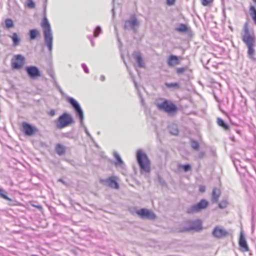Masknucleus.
<instances>
[{"label": "nucleus", "mask_w": 256, "mask_h": 256, "mask_svg": "<svg viewBox=\"0 0 256 256\" xmlns=\"http://www.w3.org/2000/svg\"><path fill=\"white\" fill-rule=\"evenodd\" d=\"M112 16L114 17V15H115V12H114V7H113L112 10Z\"/></svg>", "instance_id": "50"}, {"label": "nucleus", "mask_w": 256, "mask_h": 256, "mask_svg": "<svg viewBox=\"0 0 256 256\" xmlns=\"http://www.w3.org/2000/svg\"><path fill=\"white\" fill-rule=\"evenodd\" d=\"M217 123L219 126L222 127L225 130L229 129V126L222 118H217Z\"/></svg>", "instance_id": "26"}, {"label": "nucleus", "mask_w": 256, "mask_h": 256, "mask_svg": "<svg viewBox=\"0 0 256 256\" xmlns=\"http://www.w3.org/2000/svg\"><path fill=\"white\" fill-rule=\"evenodd\" d=\"M199 190H200V192H204L206 190L205 186L200 185L199 187Z\"/></svg>", "instance_id": "44"}, {"label": "nucleus", "mask_w": 256, "mask_h": 256, "mask_svg": "<svg viewBox=\"0 0 256 256\" xmlns=\"http://www.w3.org/2000/svg\"><path fill=\"white\" fill-rule=\"evenodd\" d=\"M25 70L28 76L32 80L36 79L41 76L39 68L36 66H27L25 68Z\"/></svg>", "instance_id": "10"}, {"label": "nucleus", "mask_w": 256, "mask_h": 256, "mask_svg": "<svg viewBox=\"0 0 256 256\" xmlns=\"http://www.w3.org/2000/svg\"><path fill=\"white\" fill-rule=\"evenodd\" d=\"M136 214L142 219L154 220L156 218V214L152 210L145 208L136 210Z\"/></svg>", "instance_id": "8"}, {"label": "nucleus", "mask_w": 256, "mask_h": 256, "mask_svg": "<svg viewBox=\"0 0 256 256\" xmlns=\"http://www.w3.org/2000/svg\"><path fill=\"white\" fill-rule=\"evenodd\" d=\"M202 222L200 220H197L191 222L190 223V226L188 228H184V231H190V230H202Z\"/></svg>", "instance_id": "15"}, {"label": "nucleus", "mask_w": 256, "mask_h": 256, "mask_svg": "<svg viewBox=\"0 0 256 256\" xmlns=\"http://www.w3.org/2000/svg\"><path fill=\"white\" fill-rule=\"evenodd\" d=\"M176 0H166V4L168 6H172L174 4Z\"/></svg>", "instance_id": "42"}, {"label": "nucleus", "mask_w": 256, "mask_h": 256, "mask_svg": "<svg viewBox=\"0 0 256 256\" xmlns=\"http://www.w3.org/2000/svg\"><path fill=\"white\" fill-rule=\"evenodd\" d=\"M82 67L83 68L84 72L86 74H88L89 73L88 68L87 67L86 65L85 64H82Z\"/></svg>", "instance_id": "40"}, {"label": "nucleus", "mask_w": 256, "mask_h": 256, "mask_svg": "<svg viewBox=\"0 0 256 256\" xmlns=\"http://www.w3.org/2000/svg\"><path fill=\"white\" fill-rule=\"evenodd\" d=\"M180 62L178 57L173 54L170 55L167 60V64L170 67H173L176 64H178Z\"/></svg>", "instance_id": "18"}, {"label": "nucleus", "mask_w": 256, "mask_h": 256, "mask_svg": "<svg viewBox=\"0 0 256 256\" xmlns=\"http://www.w3.org/2000/svg\"><path fill=\"white\" fill-rule=\"evenodd\" d=\"M158 180L162 186H164L166 185V182L160 176H158Z\"/></svg>", "instance_id": "38"}, {"label": "nucleus", "mask_w": 256, "mask_h": 256, "mask_svg": "<svg viewBox=\"0 0 256 256\" xmlns=\"http://www.w3.org/2000/svg\"><path fill=\"white\" fill-rule=\"evenodd\" d=\"M92 36H89V38L90 39V42H91V44H92V46H94V42L92 40Z\"/></svg>", "instance_id": "47"}, {"label": "nucleus", "mask_w": 256, "mask_h": 256, "mask_svg": "<svg viewBox=\"0 0 256 256\" xmlns=\"http://www.w3.org/2000/svg\"><path fill=\"white\" fill-rule=\"evenodd\" d=\"M0 197L4 200H8L10 202H13L12 199L10 198L6 194V192L2 188H0Z\"/></svg>", "instance_id": "29"}, {"label": "nucleus", "mask_w": 256, "mask_h": 256, "mask_svg": "<svg viewBox=\"0 0 256 256\" xmlns=\"http://www.w3.org/2000/svg\"><path fill=\"white\" fill-rule=\"evenodd\" d=\"M26 6L28 7L32 8L35 7V3L33 0H28Z\"/></svg>", "instance_id": "37"}, {"label": "nucleus", "mask_w": 256, "mask_h": 256, "mask_svg": "<svg viewBox=\"0 0 256 256\" xmlns=\"http://www.w3.org/2000/svg\"><path fill=\"white\" fill-rule=\"evenodd\" d=\"M188 70V68L186 66L182 67L177 68L176 70V72L178 74L180 75L183 74L184 72H186Z\"/></svg>", "instance_id": "35"}, {"label": "nucleus", "mask_w": 256, "mask_h": 256, "mask_svg": "<svg viewBox=\"0 0 256 256\" xmlns=\"http://www.w3.org/2000/svg\"><path fill=\"white\" fill-rule=\"evenodd\" d=\"M9 37L11 38L12 42V46L16 47L20 44L21 39L16 32H13Z\"/></svg>", "instance_id": "20"}, {"label": "nucleus", "mask_w": 256, "mask_h": 256, "mask_svg": "<svg viewBox=\"0 0 256 256\" xmlns=\"http://www.w3.org/2000/svg\"><path fill=\"white\" fill-rule=\"evenodd\" d=\"M14 26V22L12 20L11 18H6L5 20V26L4 28L6 29H10Z\"/></svg>", "instance_id": "27"}, {"label": "nucleus", "mask_w": 256, "mask_h": 256, "mask_svg": "<svg viewBox=\"0 0 256 256\" xmlns=\"http://www.w3.org/2000/svg\"><path fill=\"white\" fill-rule=\"evenodd\" d=\"M100 80L102 82L104 81L105 80V76L104 75H102L100 76Z\"/></svg>", "instance_id": "48"}, {"label": "nucleus", "mask_w": 256, "mask_h": 256, "mask_svg": "<svg viewBox=\"0 0 256 256\" xmlns=\"http://www.w3.org/2000/svg\"><path fill=\"white\" fill-rule=\"evenodd\" d=\"M202 4L204 6H208L210 4V0H201Z\"/></svg>", "instance_id": "39"}, {"label": "nucleus", "mask_w": 256, "mask_h": 256, "mask_svg": "<svg viewBox=\"0 0 256 256\" xmlns=\"http://www.w3.org/2000/svg\"><path fill=\"white\" fill-rule=\"evenodd\" d=\"M68 102L70 104L72 107V108L74 112L76 113V116L78 117L80 123V126L82 128L85 132L86 133V135L91 139H92V138L90 134V133L88 132L87 128L84 124V112L79 104V103L73 98L72 97H68Z\"/></svg>", "instance_id": "4"}, {"label": "nucleus", "mask_w": 256, "mask_h": 256, "mask_svg": "<svg viewBox=\"0 0 256 256\" xmlns=\"http://www.w3.org/2000/svg\"><path fill=\"white\" fill-rule=\"evenodd\" d=\"M241 38L242 41L248 47V58L253 60H256L254 57L255 50L254 48L256 43V37L254 31L249 29L248 22H246L244 25Z\"/></svg>", "instance_id": "1"}, {"label": "nucleus", "mask_w": 256, "mask_h": 256, "mask_svg": "<svg viewBox=\"0 0 256 256\" xmlns=\"http://www.w3.org/2000/svg\"><path fill=\"white\" fill-rule=\"evenodd\" d=\"M139 25V22L137 18L134 16H132L128 20L124 22V28L125 30L132 29L134 32L136 31V28Z\"/></svg>", "instance_id": "11"}, {"label": "nucleus", "mask_w": 256, "mask_h": 256, "mask_svg": "<svg viewBox=\"0 0 256 256\" xmlns=\"http://www.w3.org/2000/svg\"><path fill=\"white\" fill-rule=\"evenodd\" d=\"M62 136L70 139H73L74 138V136H73V134L72 132H68L66 133L62 134Z\"/></svg>", "instance_id": "36"}, {"label": "nucleus", "mask_w": 256, "mask_h": 256, "mask_svg": "<svg viewBox=\"0 0 256 256\" xmlns=\"http://www.w3.org/2000/svg\"><path fill=\"white\" fill-rule=\"evenodd\" d=\"M250 16L254 24H256V8L253 6H251L250 8Z\"/></svg>", "instance_id": "28"}, {"label": "nucleus", "mask_w": 256, "mask_h": 256, "mask_svg": "<svg viewBox=\"0 0 256 256\" xmlns=\"http://www.w3.org/2000/svg\"><path fill=\"white\" fill-rule=\"evenodd\" d=\"M41 26L43 29L45 44L48 48V52L51 53L53 47V36L50 24L46 16L42 18Z\"/></svg>", "instance_id": "2"}, {"label": "nucleus", "mask_w": 256, "mask_h": 256, "mask_svg": "<svg viewBox=\"0 0 256 256\" xmlns=\"http://www.w3.org/2000/svg\"><path fill=\"white\" fill-rule=\"evenodd\" d=\"M220 194V189L216 188H213L212 194V203H216L218 202Z\"/></svg>", "instance_id": "19"}, {"label": "nucleus", "mask_w": 256, "mask_h": 256, "mask_svg": "<svg viewBox=\"0 0 256 256\" xmlns=\"http://www.w3.org/2000/svg\"><path fill=\"white\" fill-rule=\"evenodd\" d=\"M169 132L172 135L176 136L178 134L179 130L178 126L175 124H171L168 126Z\"/></svg>", "instance_id": "23"}, {"label": "nucleus", "mask_w": 256, "mask_h": 256, "mask_svg": "<svg viewBox=\"0 0 256 256\" xmlns=\"http://www.w3.org/2000/svg\"><path fill=\"white\" fill-rule=\"evenodd\" d=\"M24 57L20 54L15 55L12 59L11 64L13 69L20 70L24 63Z\"/></svg>", "instance_id": "9"}, {"label": "nucleus", "mask_w": 256, "mask_h": 256, "mask_svg": "<svg viewBox=\"0 0 256 256\" xmlns=\"http://www.w3.org/2000/svg\"><path fill=\"white\" fill-rule=\"evenodd\" d=\"M138 96H139V98H140V100L141 105L142 106H145L144 98H143L142 95L140 94H138Z\"/></svg>", "instance_id": "41"}, {"label": "nucleus", "mask_w": 256, "mask_h": 256, "mask_svg": "<svg viewBox=\"0 0 256 256\" xmlns=\"http://www.w3.org/2000/svg\"><path fill=\"white\" fill-rule=\"evenodd\" d=\"M114 156L116 158V161L114 162V165L116 167H118L120 168L122 170H126V165L122 159L121 158L120 156L118 154L114 152L113 153Z\"/></svg>", "instance_id": "17"}, {"label": "nucleus", "mask_w": 256, "mask_h": 256, "mask_svg": "<svg viewBox=\"0 0 256 256\" xmlns=\"http://www.w3.org/2000/svg\"><path fill=\"white\" fill-rule=\"evenodd\" d=\"M59 181H60V182H62V183H64V180H62V179H60V180H59Z\"/></svg>", "instance_id": "51"}, {"label": "nucleus", "mask_w": 256, "mask_h": 256, "mask_svg": "<svg viewBox=\"0 0 256 256\" xmlns=\"http://www.w3.org/2000/svg\"><path fill=\"white\" fill-rule=\"evenodd\" d=\"M208 206V202L206 199H202L198 202L188 208L186 212L188 214L198 212L206 208Z\"/></svg>", "instance_id": "7"}, {"label": "nucleus", "mask_w": 256, "mask_h": 256, "mask_svg": "<svg viewBox=\"0 0 256 256\" xmlns=\"http://www.w3.org/2000/svg\"><path fill=\"white\" fill-rule=\"evenodd\" d=\"M74 122V120L72 116L67 112H64L56 120V126L58 129L61 130Z\"/></svg>", "instance_id": "6"}, {"label": "nucleus", "mask_w": 256, "mask_h": 256, "mask_svg": "<svg viewBox=\"0 0 256 256\" xmlns=\"http://www.w3.org/2000/svg\"><path fill=\"white\" fill-rule=\"evenodd\" d=\"M57 88L58 89V90H59V92H60V93H62V88H60V86H58V88Z\"/></svg>", "instance_id": "49"}, {"label": "nucleus", "mask_w": 256, "mask_h": 256, "mask_svg": "<svg viewBox=\"0 0 256 256\" xmlns=\"http://www.w3.org/2000/svg\"><path fill=\"white\" fill-rule=\"evenodd\" d=\"M212 235L214 236L220 238L226 236L228 232L225 230L220 228L218 226H216L212 231Z\"/></svg>", "instance_id": "16"}, {"label": "nucleus", "mask_w": 256, "mask_h": 256, "mask_svg": "<svg viewBox=\"0 0 256 256\" xmlns=\"http://www.w3.org/2000/svg\"><path fill=\"white\" fill-rule=\"evenodd\" d=\"M102 30L100 26H97L94 31V36L98 37L102 33Z\"/></svg>", "instance_id": "33"}, {"label": "nucleus", "mask_w": 256, "mask_h": 256, "mask_svg": "<svg viewBox=\"0 0 256 256\" xmlns=\"http://www.w3.org/2000/svg\"><path fill=\"white\" fill-rule=\"evenodd\" d=\"M55 150L56 152L60 156H62L66 152V147L60 144H58L56 146Z\"/></svg>", "instance_id": "24"}, {"label": "nucleus", "mask_w": 256, "mask_h": 256, "mask_svg": "<svg viewBox=\"0 0 256 256\" xmlns=\"http://www.w3.org/2000/svg\"><path fill=\"white\" fill-rule=\"evenodd\" d=\"M204 152H201L198 154V158H202L204 156Z\"/></svg>", "instance_id": "46"}, {"label": "nucleus", "mask_w": 256, "mask_h": 256, "mask_svg": "<svg viewBox=\"0 0 256 256\" xmlns=\"http://www.w3.org/2000/svg\"><path fill=\"white\" fill-rule=\"evenodd\" d=\"M228 203L226 200H223L218 204V207L221 209L225 208L227 207Z\"/></svg>", "instance_id": "32"}, {"label": "nucleus", "mask_w": 256, "mask_h": 256, "mask_svg": "<svg viewBox=\"0 0 256 256\" xmlns=\"http://www.w3.org/2000/svg\"><path fill=\"white\" fill-rule=\"evenodd\" d=\"M51 76L52 78V79L54 80V86L57 88H58V86H59V85L57 83L56 80H55V78H54V74H51Z\"/></svg>", "instance_id": "43"}, {"label": "nucleus", "mask_w": 256, "mask_h": 256, "mask_svg": "<svg viewBox=\"0 0 256 256\" xmlns=\"http://www.w3.org/2000/svg\"><path fill=\"white\" fill-rule=\"evenodd\" d=\"M166 86L168 88H178L179 86L178 82L166 83Z\"/></svg>", "instance_id": "34"}, {"label": "nucleus", "mask_w": 256, "mask_h": 256, "mask_svg": "<svg viewBox=\"0 0 256 256\" xmlns=\"http://www.w3.org/2000/svg\"><path fill=\"white\" fill-rule=\"evenodd\" d=\"M136 158L141 173H148L150 171V162L146 152L142 150L136 151Z\"/></svg>", "instance_id": "5"}, {"label": "nucleus", "mask_w": 256, "mask_h": 256, "mask_svg": "<svg viewBox=\"0 0 256 256\" xmlns=\"http://www.w3.org/2000/svg\"><path fill=\"white\" fill-rule=\"evenodd\" d=\"M190 144L192 148L195 150H198L200 148L198 142L194 140H191Z\"/></svg>", "instance_id": "30"}, {"label": "nucleus", "mask_w": 256, "mask_h": 256, "mask_svg": "<svg viewBox=\"0 0 256 256\" xmlns=\"http://www.w3.org/2000/svg\"><path fill=\"white\" fill-rule=\"evenodd\" d=\"M116 180L117 178L113 176L106 179L100 180V182L111 188L118 189L119 188V184Z\"/></svg>", "instance_id": "12"}, {"label": "nucleus", "mask_w": 256, "mask_h": 256, "mask_svg": "<svg viewBox=\"0 0 256 256\" xmlns=\"http://www.w3.org/2000/svg\"><path fill=\"white\" fill-rule=\"evenodd\" d=\"M238 244L242 252H246L249 250L248 244L242 232L240 234Z\"/></svg>", "instance_id": "14"}, {"label": "nucleus", "mask_w": 256, "mask_h": 256, "mask_svg": "<svg viewBox=\"0 0 256 256\" xmlns=\"http://www.w3.org/2000/svg\"><path fill=\"white\" fill-rule=\"evenodd\" d=\"M178 168H182L185 172H188L192 169V166L190 164H185L184 165L179 164Z\"/></svg>", "instance_id": "31"}, {"label": "nucleus", "mask_w": 256, "mask_h": 256, "mask_svg": "<svg viewBox=\"0 0 256 256\" xmlns=\"http://www.w3.org/2000/svg\"><path fill=\"white\" fill-rule=\"evenodd\" d=\"M117 38H118V42H120V38H118V36H117Z\"/></svg>", "instance_id": "53"}, {"label": "nucleus", "mask_w": 256, "mask_h": 256, "mask_svg": "<svg viewBox=\"0 0 256 256\" xmlns=\"http://www.w3.org/2000/svg\"><path fill=\"white\" fill-rule=\"evenodd\" d=\"M22 132L26 136H32L34 135L36 132L37 129L36 127L32 126V124L24 122L22 124Z\"/></svg>", "instance_id": "13"}, {"label": "nucleus", "mask_w": 256, "mask_h": 256, "mask_svg": "<svg viewBox=\"0 0 256 256\" xmlns=\"http://www.w3.org/2000/svg\"><path fill=\"white\" fill-rule=\"evenodd\" d=\"M48 114L50 116H54L56 114V111L54 110H51Z\"/></svg>", "instance_id": "45"}, {"label": "nucleus", "mask_w": 256, "mask_h": 256, "mask_svg": "<svg viewBox=\"0 0 256 256\" xmlns=\"http://www.w3.org/2000/svg\"><path fill=\"white\" fill-rule=\"evenodd\" d=\"M189 30L190 28L184 24H180L175 28V30L180 33H187Z\"/></svg>", "instance_id": "22"}, {"label": "nucleus", "mask_w": 256, "mask_h": 256, "mask_svg": "<svg viewBox=\"0 0 256 256\" xmlns=\"http://www.w3.org/2000/svg\"><path fill=\"white\" fill-rule=\"evenodd\" d=\"M158 109L170 116L174 114L178 110V106L171 100L160 98L154 102Z\"/></svg>", "instance_id": "3"}, {"label": "nucleus", "mask_w": 256, "mask_h": 256, "mask_svg": "<svg viewBox=\"0 0 256 256\" xmlns=\"http://www.w3.org/2000/svg\"><path fill=\"white\" fill-rule=\"evenodd\" d=\"M134 86H135L136 88H137V84H136V82H134Z\"/></svg>", "instance_id": "52"}, {"label": "nucleus", "mask_w": 256, "mask_h": 256, "mask_svg": "<svg viewBox=\"0 0 256 256\" xmlns=\"http://www.w3.org/2000/svg\"><path fill=\"white\" fill-rule=\"evenodd\" d=\"M254 2H256V0H252Z\"/></svg>", "instance_id": "54"}, {"label": "nucleus", "mask_w": 256, "mask_h": 256, "mask_svg": "<svg viewBox=\"0 0 256 256\" xmlns=\"http://www.w3.org/2000/svg\"><path fill=\"white\" fill-rule=\"evenodd\" d=\"M134 56L138 63V66L140 68H144V63L140 54L138 52H134Z\"/></svg>", "instance_id": "21"}, {"label": "nucleus", "mask_w": 256, "mask_h": 256, "mask_svg": "<svg viewBox=\"0 0 256 256\" xmlns=\"http://www.w3.org/2000/svg\"><path fill=\"white\" fill-rule=\"evenodd\" d=\"M39 35L40 32L37 29H31L28 32V36L30 40H35Z\"/></svg>", "instance_id": "25"}]
</instances>
